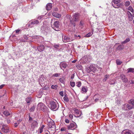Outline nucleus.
I'll list each match as a JSON object with an SVG mask.
<instances>
[{
    "instance_id": "1",
    "label": "nucleus",
    "mask_w": 134,
    "mask_h": 134,
    "mask_svg": "<svg viewBox=\"0 0 134 134\" xmlns=\"http://www.w3.org/2000/svg\"><path fill=\"white\" fill-rule=\"evenodd\" d=\"M51 24L52 27L56 31L60 30V23L58 21H55L54 18L52 19L51 21Z\"/></svg>"
},
{
    "instance_id": "2",
    "label": "nucleus",
    "mask_w": 134,
    "mask_h": 134,
    "mask_svg": "<svg viewBox=\"0 0 134 134\" xmlns=\"http://www.w3.org/2000/svg\"><path fill=\"white\" fill-rule=\"evenodd\" d=\"M48 105L51 110L54 111L56 110L59 108L58 103L56 100L51 101Z\"/></svg>"
},
{
    "instance_id": "3",
    "label": "nucleus",
    "mask_w": 134,
    "mask_h": 134,
    "mask_svg": "<svg viewBox=\"0 0 134 134\" xmlns=\"http://www.w3.org/2000/svg\"><path fill=\"white\" fill-rule=\"evenodd\" d=\"M86 71L88 72H89L91 71L95 72L97 71L96 66L94 64H92L90 66H87L86 69Z\"/></svg>"
},
{
    "instance_id": "4",
    "label": "nucleus",
    "mask_w": 134,
    "mask_h": 134,
    "mask_svg": "<svg viewBox=\"0 0 134 134\" xmlns=\"http://www.w3.org/2000/svg\"><path fill=\"white\" fill-rule=\"evenodd\" d=\"M79 14L77 13H76L74 15L73 18L70 21V23L72 24L74 27L76 26L75 22L77 21L79 18Z\"/></svg>"
},
{
    "instance_id": "5",
    "label": "nucleus",
    "mask_w": 134,
    "mask_h": 134,
    "mask_svg": "<svg viewBox=\"0 0 134 134\" xmlns=\"http://www.w3.org/2000/svg\"><path fill=\"white\" fill-rule=\"evenodd\" d=\"M10 130L9 126L7 125H3L1 128V132L2 133H7L9 132Z\"/></svg>"
},
{
    "instance_id": "6",
    "label": "nucleus",
    "mask_w": 134,
    "mask_h": 134,
    "mask_svg": "<svg viewBox=\"0 0 134 134\" xmlns=\"http://www.w3.org/2000/svg\"><path fill=\"white\" fill-rule=\"evenodd\" d=\"M120 0H113L114 4H113V6L115 8H118L122 5V4L120 3Z\"/></svg>"
},
{
    "instance_id": "7",
    "label": "nucleus",
    "mask_w": 134,
    "mask_h": 134,
    "mask_svg": "<svg viewBox=\"0 0 134 134\" xmlns=\"http://www.w3.org/2000/svg\"><path fill=\"white\" fill-rule=\"evenodd\" d=\"M37 108L40 110L45 111L46 107L43 103H39L37 105Z\"/></svg>"
},
{
    "instance_id": "8",
    "label": "nucleus",
    "mask_w": 134,
    "mask_h": 134,
    "mask_svg": "<svg viewBox=\"0 0 134 134\" xmlns=\"http://www.w3.org/2000/svg\"><path fill=\"white\" fill-rule=\"evenodd\" d=\"M127 107L129 109H130L134 108V100L131 99L127 105Z\"/></svg>"
},
{
    "instance_id": "9",
    "label": "nucleus",
    "mask_w": 134,
    "mask_h": 134,
    "mask_svg": "<svg viewBox=\"0 0 134 134\" xmlns=\"http://www.w3.org/2000/svg\"><path fill=\"white\" fill-rule=\"evenodd\" d=\"M82 59L84 63L89 62L91 61L92 57L90 55L85 56L83 57Z\"/></svg>"
},
{
    "instance_id": "10",
    "label": "nucleus",
    "mask_w": 134,
    "mask_h": 134,
    "mask_svg": "<svg viewBox=\"0 0 134 134\" xmlns=\"http://www.w3.org/2000/svg\"><path fill=\"white\" fill-rule=\"evenodd\" d=\"M76 127V125L75 123H71L68 126V128L69 130H74Z\"/></svg>"
},
{
    "instance_id": "11",
    "label": "nucleus",
    "mask_w": 134,
    "mask_h": 134,
    "mask_svg": "<svg viewBox=\"0 0 134 134\" xmlns=\"http://www.w3.org/2000/svg\"><path fill=\"white\" fill-rule=\"evenodd\" d=\"M68 66V64L65 62H61L60 64V68L62 69H63V68L64 69L66 68Z\"/></svg>"
},
{
    "instance_id": "12",
    "label": "nucleus",
    "mask_w": 134,
    "mask_h": 134,
    "mask_svg": "<svg viewBox=\"0 0 134 134\" xmlns=\"http://www.w3.org/2000/svg\"><path fill=\"white\" fill-rule=\"evenodd\" d=\"M74 111L75 112V117H79L80 116L81 114H82L81 112L77 109H75Z\"/></svg>"
},
{
    "instance_id": "13",
    "label": "nucleus",
    "mask_w": 134,
    "mask_h": 134,
    "mask_svg": "<svg viewBox=\"0 0 134 134\" xmlns=\"http://www.w3.org/2000/svg\"><path fill=\"white\" fill-rule=\"evenodd\" d=\"M120 78L122 81L125 82H127L128 81V79L125 76L124 74H121V75Z\"/></svg>"
},
{
    "instance_id": "14",
    "label": "nucleus",
    "mask_w": 134,
    "mask_h": 134,
    "mask_svg": "<svg viewBox=\"0 0 134 134\" xmlns=\"http://www.w3.org/2000/svg\"><path fill=\"white\" fill-rule=\"evenodd\" d=\"M38 122L34 120L33 121L31 127L33 129H34L36 127H37L38 126Z\"/></svg>"
},
{
    "instance_id": "15",
    "label": "nucleus",
    "mask_w": 134,
    "mask_h": 134,
    "mask_svg": "<svg viewBox=\"0 0 134 134\" xmlns=\"http://www.w3.org/2000/svg\"><path fill=\"white\" fill-rule=\"evenodd\" d=\"M126 13L128 15V19L130 21H132L133 20V16L131 13L129 11H126Z\"/></svg>"
},
{
    "instance_id": "16",
    "label": "nucleus",
    "mask_w": 134,
    "mask_h": 134,
    "mask_svg": "<svg viewBox=\"0 0 134 134\" xmlns=\"http://www.w3.org/2000/svg\"><path fill=\"white\" fill-rule=\"evenodd\" d=\"M44 80L42 78V77H40L38 79V81L39 82L41 86H45V84L44 83H44L43 82V81Z\"/></svg>"
},
{
    "instance_id": "17",
    "label": "nucleus",
    "mask_w": 134,
    "mask_h": 134,
    "mask_svg": "<svg viewBox=\"0 0 134 134\" xmlns=\"http://www.w3.org/2000/svg\"><path fill=\"white\" fill-rule=\"evenodd\" d=\"M52 14L54 16L58 18H60L61 16L60 14L54 12L52 13Z\"/></svg>"
},
{
    "instance_id": "18",
    "label": "nucleus",
    "mask_w": 134,
    "mask_h": 134,
    "mask_svg": "<svg viewBox=\"0 0 134 134\" xmlns=\"http://www.w3.org/2000/svg\"><path fill=\"white\" fill-rule=\"evenodd\" d=\"M37 49L38 51L41 52L43 51L44 49V46L43 45H40L37 47Z\"/></svg>"
},
{
    "instance_id": "19",
    "label": "nucleus",
    "mask_w": 134,
    "mask_h": 134,
    "mask_svg": "<svg viewBox=\"0 0 134 134\" xmlns=\"http://www.w3.org/2000/svg\"><path fill=\"white\" fill-rule=\"evenodd\" d=\"M63 41L64 42H66L70 41V39L68 37L65 36L62 37Z\"/></svg>"
},
{
    "instance_id": "20",
    "label": "nucleus",
    "mask_w": 134,
    "mask_h": 134,
    "mask_svg": "<svg viewBox=\"0 0 134 134\" xmlns=\"http://www.w3.org/2000/svg\"><path fill=\"white\" fill-rule=\"evenodd\" d=\"M48 125L49 128H54L55 127V125L54 123L53 122H50L48 124Z\"/></svg>"
},
{
    "instance_id": "21",
    "label": "nucleus",
    "mask_w": 134,
    "mask_h": 134,
    "mask_svg": "<svg viewBox=\"0 0 134 134\" xmlns=\"http://www.w3.org/2000/svg\"><path fill=\"white\" fill-rule=\"evenodd\" d=\"M52 8V4L48 3L47 4L46 7V8L47 10H50Z\"/></svg>"
},
{
    "instance_id": "22",
    "label": "nucleus",
    "mask_w": 134,
    "mask_h": 134,
    "mask_svg": "<svg viewBox=\"0 0 134 134\" xmlns=\"http://www.w3.org/2000/svg\"><path fill=\"white\" fill-rule=\"evenodd\" d=\"M45 127V126L43 125L41 126L38 129V133H41L43 131V130L44 128Z\"/></svg>"
},
{
    "instance_id": "23",
    "label": "nucleus",
    "mask_w": 134,
    "mask_h": 134,
    "mask_svg": "<svg viewBox=\"0 0 134 134\" xmlns=\"http://www.w3.org/2000/svg\"><path fill=\"white\" fill-rule=\"evenodd\" d=\"M39 21L38 20H32L30 23V24L31 25H36L38 24Z\"/></svg>"
},
{
    "instance_id": "24",
    "label": "nucleus",
    "mask_w": 134,
    "mask_h": 134,
    "mask_svg": "<svg viewBox=\"0 0 134 134\" xmlns=\"http://www.w3.org/2000/svg\"><path fill=\"white\" fill-rule=\"evenodd\" d=\"M87 91V89L86 87L83 86L82 87L81 92L82 93H86Z\"/></svg>"
},
{
    "instance_id": "25",
    "label": "nucleus",
    "mask_w": 134,
    "mask_h": 134,
    "mask_svg": "<svg viewBox=\"0 0 134 134\" xmlns=\"http://www.w3.org/2000/svg\"><path fill=\"white\" fill-rule=\"evenodd\" d=\"M130 40L129 38H126L124 41L122 42H121V44H123L124 43H126L129 42Z\"/></svg>"
},
{
    "instance_id": "26",
    "label": "nucleus",
    "mask_w": 134,
    "mask_h": 134,
    "mask_svg": "<svg viewBox=\"0 0 134 134\" xmlns=\"http://www.w3.org/2000/svg\"><path fill=\"white\" fill-rule=\"evenodd\" d=\"M122 133V134H131L130 132L125 130H123Z\"/></svg>"
},
{
    "instance_id": "27",
    "label": "nucleus",
    "mask_w": 134,
    "mask_h": 134,
    "mask_svg": "<svg viewBox=\"0 0 134 134\" xmlns=\"http://www.w3.org/2000/svg\"><path fill=\"white\" fill-rule=\"evenodd\" d=\"M128 10L130 11L131 12L133 13H134V10H133V8L131 6H130L128 8Z\"/></svg>"
},
{
    "instance_id": "28",
    "label": "nucleus",
    "mask_w": 134,
    "mask_h": 134,
    "mask_svg": "<svg viewBox=\"0 0 134 134\" xmlns=\"http://www.w3.org/2000/svg\"><path fill=\"white\" fill-rule=\"evenodd\" d=\"M127 72L129 73L130 72H134V68H129L127 69Z\"/></svg>"
},
{
    "instance_id": "29",
    "label": "nucleus",
    "mask_w": 134,
    "mask_h": 134,
    "mask_svg": "<svg viewBox=\"0 0 134 134\" xmlns=\"http://www.w3.org/2000/svg\"><path fill=\"white\" fill-rule=\"evenodd\" d=\"M59 80L63 84H64L65 83L64 82V80H65V79L64 77H62V78H60L59 79Z\"/></svg>"
},
{
    "instance_id": "30",
    "label": "nucleus",
    "mask_w": 134,
    "mask_h": 134,
    "mask_svg": "<svg viewBox=\"0 0 134 134\" xmlns=\"http://www.w3.org/2000/svg\"><path fill=\"white\" fill-rule=\"evenodd\" d=\"M94 98H99L100 99H101L102 98L101 96L98 94H96L95 95Z\"/></svg>"
},
{
    "instance_id": "31",
    "label": "nucleus",
    "mask_w": 134,
    "mask_h": 134,
    "mask_svg": "<svg viewBox=\"0 0 134 134\" xmlns=\"http://www.w3.org/2000/svg\"><path fill=\"white\" fill-rule=\"evenodd\" d=\"M26 100L27 103H30L31 101V98L30 97L27 98L26 99Z\"/></svg>"
},
{
    "instance_id": "32",
    "label": "nucleus",
    "mask_w": 134,
    "mask_h": 134,
    "mask_svg": "<svg viewBox=\"0 0 134 134\" xmlns=\"http://www.w3.org/2000/svg\"><path fill=\"white\" fill-rule=\"evenodd\" d=\"M3 114L5 116H8L9 115L10 113L8 111H5L3 112Z\"/></svg>"
},
{
    "instance_id": "33",
    "label": "nucleus",
    "mask_w": 134,
    "mask_h": 134,
    "mask_svg": "<svg viewBox=\"0 0 134 134\" xmlns=\"http://www.w3.org/2000/svg\"><path fill=\"white\" fill-rule=\"evenodd\" d=\"M64 99L65 101L66 102H68L69 101V99H68L67 96L65 95H64Z\"/></svg>"
},
{
    "instance_id": "34",
    "label": "nucleus",
    "mask_w": 134,
    "mask_h": 134,
    "mask_svg": "<svg viewBox=\"0 0 134 134\" xmlns=\"http://www.w3.org/2000/svg\"><path fill=\"white\" fill-rule=\"evenodd\" d=\"M28 35H25L24 36V38L25 39V40H24V41H28L27 40L28 39Z\"/></svg>"
},
{
    "instance_id": "35",
    "label": "nucleus",
    "mask_w": 134,
    "mask_h": 134,
    "mask_svg": "<svg viewBox=\"0 0 134 134\" xmlns=\"http://www.w3.org/2000/svg\"><path fill=\"white\" fill-rule=\"evenodd\" d=\"M76 86L78 87H80L81 86V82L80 81L77 82L76 83Z\"/></svg>"
},
{
    "instance_id": "36",
    "label": "nucleus",
    "mask_w": 134,
    "mask_h": 134,
    "mask_svg": "<svg viewBox=\"0 0 134 134\" xmlns=\"http://www.w3.org/2000/svg\"><path fill=\"white\" fill-rule=\"evenodd\" d=\"M116 63L118 65H120L121 64L122 62L119 60H117L116 61Z\"/></svg>"
},
{
    "instance_id": "37",
    "label": "nucleus",
    "mask_w": 134,
    "mask_h": 134,
    "mask_svg": "<svg viewBox=\"0 0 134 134\" xmlns=\"http://www.w3.org/2000/svg\"><path fill=\"white\" fill-rule=\"evenodd\" d=\"M60 130L62 131H64L66 132L67 130V129L66 127H62L61 128Z\"/></svg>"
},
{
    "instance_id": "38",
    "label": "nucleus",
    "mask_w": 134,
    "mask_h": 134,
    "mask_svg": "<svg viewBox=\"0 0 134 134\" xmlns=\"http://www.w3.org/2000/svg\"><path fill=\"white\" fill-rule=\"evenodd\" d=\"M58 87V86L57 85H52L51 86V88L53 89L54 90H56L57 89V87Z\"/></svg>"
},
{
    "instance_id": "39",
    "label": "nucleus",
    "mask_w": 134,
    "mask_h": 134,
    "mask_svg": "<svg viewBox=\"0 0 134 134\" xmlns=\"http://www.w3.org/2000/svg\"><path fill=\"white\" fill-rule=\"evenodd\" d=\"M124 48L121 45H120L117 48L118 49L121 50H122V49H123Z\"/></svg>"
},
{
    "instance_id": "40",
    "label": "nucleus",
    "mask_w": 134,
    "mask_h": 134,
    "mask_svg": "<svg viewBox=\"0 0 134 134\" xmlns=\"http://www.w3.org/2000/svg\"><path fill=\"white\" fill-rule=\"evenodd\" d=\"M109 75H106L105 77L103 79V82L107 80L108 78Z\"/></svg>"
},
{
    "instance_id": "41",
    "label": "nucleus",
    "mask_w": 134,
    "mask_h": 134,
    "mask_svg": "<svg viewBox=\"0 0 134 134\" xmlns=\"http://www.w3.org/2000/svg\"><path fill=\"white\" fill-rule=\"evenodd\" d=\"M35 109V107L33 106L30 109V111L31 112H33Z\"/></svg>"
},
{
    "instance_id": "42",
    "label": "nucleus",
    "mask_w": 134,
    "mask_h": 134,
    "mask_svg": "<svg viewBox=\"0 0 134 134\" xmlns=\"http://www.w3.org/2000/svg\"><path fill=\"white\" fill-rule=\"evenodd\" d=\"M93 33H91V32L88 33V34H87L86 36V37H90L92 35V34Z\"/></svg>"
},
{
    "instance_id": "43",
    "label": "nucleus",
    "mask_w": 134,
    "mask_h": 134,
    "mask_svg": "<svg viewBox=\"0 0 134 134\" xmlns=\"http://www.w3.org/2000/svg\"><path fill=\"white\" fill-rule=\"evenodd\" d=\"M70 84L71 86H72V87H73L75 86V83L74 82H70Z\"/></svg>"
},
{
    "instance_id": "44",
    "label": "nucleus",
    "mask_w": 134,
    "mask_h": 134,
    "mask_svg": "<svg viewBox=\"0 0 134 134\" xmlns=\"http://www.w3.org/2000/svg\"><path fill=\"white\" fill-rule=\"evenodd\" d=\"M60 74H58L57 73H56L54 74L53 75V76H55V77H57L59 76H60Z\"/></svg>"
},
{
    "instance_id": "45",
    "label": "nucleus",
    "mask_w": 134,
    "mask_h": 134,
    "mask_svg": "<svg viewBox=\"0 0 134 134\" xmlns=\"http://www.w3.org/2000/svg\"><path fill=\"white\" fill-rule=\"evenodd\" d=\"M130 4V3L129 1H126L125 3V5L126 6H128Z\"/></svg>"
},
{
    "instance_id": "46",
    "label": "nucleus",
    "mask_w": 134,
    "mask_h": 134,
    "mask_svg": "<svg viewBox=\"0 0 134 134\" xmlns=\"http://www.w3.org/2000/svg\"><path fill=\"white\" fill-rule=\"evenodd\" d=\"M54 47L56 49H57L58 48L59 46L58 44H54Z\"/></svg>"
},
{
    "instance_id": "47",
    "label": "nucleus",
    "mask_w": 134,
    "mask_h": 134,
    "mask_svg": "<svg viewBox=\"0 0 134 134\" xmlns=\"http://www.w3.org/2000/svg\"><path fill=\"white\" fill-rule=\"evenodd\" d=\"M69 117L72 120L73 118V116L72 115V114H70L69 115Z\"/></svg>"
},
{
    "instance_id": "48",
    "label": "nucleus",
    "mask_w": 134,
    "mask_h": 134,
    "mask_svg": "<svg viewBox=\"0 0 134 134\" xmlns=\"http://www.w3.org/2000/svg\"><path fill=\"white\" fill-rule=\"evenodd\" d=\"M33 120V119L31 117L29 116V121L30 122H31L32 120Z\"/></svg>"
},
{
    "instance_id": "49",
    "label": "nucleus",
    "mask_w": 134,
    "mask_h": 134,
    "mask_svg": "<svg viewBox=\"0 0 134 134\" xmlns=\"http://www.w3.org/2000/svg\"><path fill=\"white\" fill-rule=\"evenodd\" d=\"M65 122L66 123H69V120L67 119H66L65 120Z\"/></svg>"
},
{
    "instance_id": "50",
    "label": "nucleus",
    "mask_w": 134,
    "mask_h": 134,
    "mask_svg": "<svg viewBox=\"0 0 134 134\" xmlns=\"http://www.w3.org/2000/svg\"><path fill=\"white\" fill-rule=\"evenodd\" d=\"M18 123H15L14 124H15L14 126L15 127H16V126H18V125L19 124V121H18Z\"/></svg>"
},
{
    "instance_id": "51",
    "label": "nucleus",
    "mask_w": 134,
    "mask_h": 134,
    "mask_svg": "<svg viewBox=\"0 0 134 134\" xmlns=\"http://www.w3.org/2000/svg\"><path fill=\"white\" fill-rule=\"evenodd\" d=\"M95 98V102H97V101H98L99 99H100L99 98Z\"/></svg>"
},
{
    "instance_id": "52",
    "label": "nucleus",
    "mask_w": 134,
    "mask_h": 134,
    "mask_svg": "<svg viewBox=\"0 0 134 134\" xmlns=\"http://www.w3.org/2000/svg\"><path fill=\"white\" fill-rule=\"evenodd\" d=\"M59 94L61 96H63V93L62 91H61L60 92Z\"/></svg>"
},
{
    "instance_id": "53",
    "label": "nucleus",
    "mask_w": 134,
    "mask_h": 134,
    "mask_svg": "<svg viewBox=\"0 0 134 134\" xmlns=\"http://www.w3.org/2000/svg\"><path fill=\"white\" fill-rule=\"evenodd\" d=\"M5 85L3 84L0 86V89H1L3 88V87Z\"/></svg>"
},
{
    "instance_id": "54",
    "label": "nucleus",
    "mask_w": 134,
    "mask_h": 134,
    "mask_svg": "<svg viewBox=\"0 0 134 134\" xmlns=\"http://www.w3.org/2000/svg\"><path fill=\"white\" fill-rule=\"evenodd\" d=\"M20 31V30L19 29H18L15 30L16 32V33H18Z\"/></svg>"
},
{
    "instance_id": "55",
    "label": "nucleus",
    "mask_w": 134,
    "mask_h": 134,
    "mask_svg": "<svg viewBox=\"0 0 134 134\" xmlns=\"http://www.w3.org/2000/svg\"><path fill=\"white\" fill-rule=\"evenodd\" d=\"M74 74H72L71 76V79H73L74 77Z\"/></svg>"
},
{
    "instance_id": "56",
    "label": "nucleus",
    "mask_w": 134,
    "mask_h": 134,
    "mask_svg": "<svg viewBox=\"0 0 134 134\" xmlns=\"http://www.w3.org/2000/svg\"><path fill=\"white\" fill-rule=\"evenodd\" d=\"M131 84H133L134 83V81H133V80H131V82H130Z\"/></svg>"
},
{
    "instance_id": "57",
    "label": "nucleus",
    "mask_w": 134,
    "mask_h": 134,
    "mask_svg": "<svg viewBox=\"0 0 134 134\" xmlns=\"http://www.w3.org/2000/svg\"><path fill=\"white\" fill-rule=\"evenodd\" d=\"M76 60H73V61H72V63H75L76 62Z\"/></svg>"
},
{
    "instance_id": "58",
    "label": "nucleus",
    "mask_w": 134,
    "mask_h": 134,
    "mask_svg": "<svg viewBox=\"0 0 134 134\" xmlns=\"http://www.w3.org/2000/svg\"><path fill=\"white\" fill-rule=\"evenodd\" d=\"M44 31L45 32H48L47 31L48 30H47L46 28H45L44 29Z\"/></svg>"
},
{
    "instance_id": "59",
    "label": "nucleus",
    "mask_w": 134,
    "mask_h": 134,
    "mask_svg": "<svg viewBox=\"0 0 134 134\" xmlns=\"http://www.w3.org/2000/svg\"><path fill=\"white\" fill-rule=\"evenodd\" d=\"M80 66H81V65H78L77 66V68H79L78 67H79V68L80 67Z\"/></svg>"
},
{
    "instance_id": "60",
    "label": "nucleus",
    "mask_w": 134,
    "mask_h": 134,
    "mask_svg": "<svg viewBox=\"0 0 134 134\" xmlns=\"http://www.w3.org/2000/svg\"><path fill=\"white\" fill-rule=\"evenodd\" d=\"M98 69H99L100 70V71H101V70H102V68H99Z\"/></svg>"
},
{
    "instance_id": "61",
    "label": "nucleus",
    "mask_w": 134,
    "mask_h": 134,
    "mask_svg": "<svg viewBox=\"0 0 134 134\" xmlns=\"http://www.w3.org/2000/svg\"><path fill=\"white\" fill-rule=\"evenodd\" d=\"M5 109V106H3V108H2V109Z\"/></svg>"
},
{
    "instance_id": "62",
    "label": "nucleus",
    "mask_w": 134,
    "mask_h": 134,
    "mask_svg": "<svg viewBox=\"0 0 134 134\" xmlns=\"http://www.w3.org/2000/svg\"><path fill=\"white\" fill-rule=\"evenodd\" d=\"M68 17L69 18H70V17H71V16L70 15H68Z\"/></svg>"
},
{
    "instance_id": "63",
    "label": "nucleus",
    "mask_w": 134,
    "mask_h": 134,
    "mask_svg": "<svg viewBox=\"0 0 134 134\" xmlns=\"http://www.w3.org/2000/svg\"><path fill=\"white\" fill-rule=\"evenodd\" d=\"M132 16H133V17H134V13H133V15H132Z\"/></svg>"
},
{
    "instance_id": "64",
    "label": "nucleus",
    "mask_w": 134,
    "mask_h": 134,
    "mask_svg": "<svg viewBox=\"0 0 134 134\" xmlns=\"http://www.w3.org/2000/svg\"><path fill=\"white\" fill-rule=\"evenodd\" d=\"M9 121V120H7V122H8H8H9V121Z\"/></svg>"
}]
</instances>
